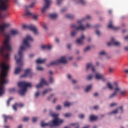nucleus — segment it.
Masks as SVG:
<instances>
[{"label":"nucleus","instance_id":"nucleus-48","mask_svg":"<svg viewBox=\"0 0 128 128\" xmlns=\"http://www.w3.org/2000/svg\"><path fill=\"white\" fill-rule=\"evenodd\" d=\"M50 82H52V80H54V79L52 78V77H50Z\"/></svg>","mask_w":128,"mask_h":128},{"label":"nucleus","instance_id":"nucleus-58","mask_svg":"<svg viewBox=\"0 0 128 128\" xmlns=\"http://www.w3.org/2000/svg\"><path fill=\"white\" fill-rule=\"evenodd\" d=\"M18 128H22V125L19 126Z\"/></svg>","mask_w":128,"mask_h":128},{"label":"nucleus","instance_id":"nucleus-28","mask_svg":"<svg viewBox=\"0 0 128 128\" xmlns=\"http://www.w3.org/2000/svg\"><path fill=\"white\" fill-rule=\"evenodd\" d=\"M77 2L81 4H86V1L84 0H79Z\"/></svg>","mask_w":128,"mask_h":128},{"label":"nucleus","instance_id":"nucleus-37","mask_svg":"<svg viewBox=\"0 0 128 128\" xmlns=\"http://www.w3.org/2000/svg\"><path fill=\"white\" fill-rule=\"evenodd\" d=\"M42 27L44 28V30H48V28L46 27V25L44 24H42Z\"/></svg>","mask_w":128,"mask_h":128},{"label":"nucleus","instance_id":"nucleus-50","mask_svg":"<svg viewBox=\"0 0 128 128\" xmlns=\"http://www.w3.org/2000/svg\"><path fill=\"white\" fill-rule=\"evenodd\" d=\"M72 82L73 84H76V82H78V80H72Z\"/></svg>","mask_w":128,"mask_h":128},{"label":"nucleus","instance_id":"nucleus-49","mask_svg":"<svg viewBox=\"0 0 128 128\" xmlns=\"http://www.w3.org/2000/svg\"><path fill=\"white\" fill-rule=\"evenodd\" d=\"M62 0H57V4H60L61 2L62 1Z\"/></svg>","mask_w":128,"mask_h":128},{"label":"nucleus","instance_id":"nucleus-27","mask_svg":"<svg viewBox=\"0 0 128 128\" xmlns=\"http://www.w3.org/2000/svg\"><path fill=\"white\" fill-rule=\"evenodd\" d=\"M70 126H74V128H78L80 126V125L78 124H74L72 123L70 124Z\"/></svg>","mask_w":128,"mask_h":128},{"label":"nucleus","instance_id":"nucleus-25","mask_svg":"<svg viewBox=\"0 0 128 128\" xmlns=\"http://www.w3.org/2000/svg\"><path fill=\"white\" fill-rule=\"evenodd\" d=\"M50 90H52L51 89H48V90H45L43 91L42 94V96H46Z\"/></svg>","mask_w":128,"mask_h":128},{"label":"nucleus","instance_id":"nucleus-14","mask_svg":"<svg viewBox=\"0 0 128 128\" xmlns=\"http://www.w3.org/2000/svg\"><path fill=\"white\" fill-rule=\"evenodd\" d=\"M122 112V106H120V108L114 110L113 112H110L111 114H118V112Z\"/></svg>","mask_w":128,"mask_h":128},{"label":"nucleus","instance_id":"nucleus-18","mask_svg":"<svg viewBox=\"0 0 128 128\" xmlns=\"http://www.w3.org/2000/svg\"><path fill=\"white\" fill-rule=\"evenodd\" d=\"M42 50H50L52 48V45L46 44V45H42L41 46Z\"/></svg>","mask_w":128,"mask_h":128},{"label":"nucleus","instance_id":"nucleus-57","mask_svg":"<svg viewBox=\"0 0 128 128\" xmlns=\"http://www.w3.org/2000/svg\"><path fill=\"white\" fill-rule=\"evenodd\" d=\"M49 73L50 74H54V72H52V71H50Z\"/></svg>","mask_w":128,"mask_h":128},{"label":"nucleus","instance_id":"nucleus-56","mask_svg":"<svg viewBox=\"0 0 128 128\" xmlns=\"http://www.w3.org/2000/svg\"><path fill=\"white\" fill-rule=\"evenodd\" d=\"M94 96H98V93H95V94H94Z\"/></svg>","mask_w":128,"mask_h":128},{"label":"nucleus","instance_id":"nucleus-52","mask_svg":"<svg viewBox=\"0 0 128 128\" xmlns=\"http://www.w3.org/2000/svg\"><path fill=\"white\" fill-rule=\"evenodd\" d=\"M125 40H128V36L124 37Z\"/></svg>","mask_w":128,"mask_h":128},{"label":"nucleus","instance_id":"nucleus-3","mask_svg":"<svg viewBox=\"0 0 128 128\" xmlns=\"http://www.w3.org/2000/svg\"><path fill=\"white\" fill-rule=\"evenodd\" d=\"M90 16L88 15L86 16V18H83L82 20H79L78 21V24L79 25L78 26L74 25V24H72V28H74L75 30L72 31L71 32V36H74L76 34V30H84L86 28H90V24H86V26H84L82 24V22L84 20H90Z\"/></svg>","mask_w":128,"mask_h":128},{"label":"nucleus","instance_id":"nucleus-9","mask_svg":"<svg viewBox=\"0 0 128 128\" xmlns=\"http://www.w3.org/2000/svg\"><path fill=\"white\" fill-rule=\"evenodd\" d=\"M45 4L44 5V8H42V14H44V12H46L50 8V2H52V0H44Z\"/></svg>","mask_w":128,"mask_h":128},{"label":"nucleus","instance_id":"nucleus-45","mask_svg":"<svg viewBox=\"0 0 128 128\" xmlns=\"http://www.w3.org/2000/svg\"><path fill=\"white\" fill-rule=\"evenodd\" d=\"M116 106V103H112L110 105V106H111L112 108V106Z\"/></svg>","mask_w":128,"mask_h":128},{"label":"nucleus","instance_id":"nucleus-30","mask_svg":"<svg viewBox=\"0 0 128 128\" xmlns=\"http://www.w3.org/2000/svg\"><path fill=\"white\" fill-rule=\"evenodd\" d=\"M71 104H70L68 102H65L64 104V106H70Z\"/></svg>","mask_w":128,"mask_h":128},{"label":"nucleus","instance_id":"nucleus-34","mask_svg":"<svg viewBox=\"0 0 128 128\" xmlns=\"http://www.w3.org/2000/svg\"><path fill=\"white\" fill-rule=\"evenodd\" d=\"M30 118L28 117H24L23 118V122H28Z\"/></svg>","mask_w":128,"mask_h":128},{"label":"nucleus","instance_id":"nucleus-8","mask_svg":"<svg viewBox=\"0 0 128 128\" xmlns=\"http://www.w3.org/2000/svg\"><path fill=\"white\" fill-rule=\"evenodd\" d=\"M22 28L26 30V28H28V30H30L34 34H38V28H36V26L34 25H26L24 24L22 26Z\"/></svg>","mask_w":128,"mask_h":128},{"label":"nucleus","instance_id":"nucleus-17","mask_svg":"<svg viewBox=\"0 0 128 128\" xmlns=\"http://www.w3.org/2000/svg\"><path fill=\"white\" fill-rule=\"evenodd\" d=\"M84 36L82 35L81 38L77 40V44H84Z\"/></svg>","mask_w":128,"mask_h":128},{"label":"nucleus","instance_id":"nucleus-16","mask_svg":"<svg viewBox=\"0 0 128 128\" xmlns=\"http://www.w3.org/2000/svg\"><path fill=\"white\" fill-rule=\"evenodd\" d=\"M107 86L110 90H114H114H116V86H115L114 82V84H112L110 82H108L107 83Z\"/></svg>","mask_w":128,"mask_h":128},{"label":"nucleus","instance_id":"nucleus-59","mask_svg":"<svg viewBox=\"0 0 128 128\" xmlns=\"http://www.w3.org/2000/svg\"><path fill=\"white\" fill-rule=\"evenodd\" d=\"M56 98H54V101H53V102H56Z\"/></svg>","mask_w":128,"mask_h":128},{"label":"nucleus","instance_id":"nucleus-20","mask_svg":"<svg viewBox=\"0 0 128 128\" xmlns=\"http://www.w3.org/2000/svg\"><path fill=\"white\" fill-rule=\"evenodd\" d=\"M46 59L38 58L36 60V64H44V62H46Z\"/></svg>","mask_w":128,"mask_h":128},{"label":"nucleus","instance_id":"nucleus-55","mask_svg":"<svg viewBox=\"0 0 128 128\" xmlns=\"http://www.w3.org/2000/svg\"><path fill=\"white\" fill-rule=\"evenodd\" d=\"M71 45L70 44H68V48H71Z\"/></svg>","mask_w":128,"mask_h":128},{"label":"nucleus","instance_id":"nucleus-41","mask_svg":"<svg viewBox=\"0 0 128 128\" xmlns=\"http://www.w3.org/2000/svg\"><path fill=\"white\" fill-rule=\"evenodd\" d=\"M96 32L97 36H100V30H96Z\"/></svg>","mask_w":128,"mask_h":128},{"label":"nucleus","instance_id":"nucleus-12","mask_svg":"<svg viewBox=\"0 0 128 128\" xmlns=\"http://www.w3.org/2000/svg\"><path fill=\"white\" fill-rule=\"evenodd\" d=\"M26 16H32V18L34 20H36L38 18V15L34 14L32 12H30V11H26Z\"/></svg>","mask_w":128,"mask_h":128},{"label":"nucleus","instance_id":"nucleus-4","mask_svg":"<svg viewBox=\"0 0 128 128\" xmlns=\"http://www.w3.org/2000/svg\"><path fill=\"white\" fill-rule=\"evenodd\" d=\"M32 83L26 82H18V86L20 88L19 94L21 96H24L28 88H32Z\"/></svg>","mask_w":128,"mask_h":128},{"label":"nucleus","instance_id":"nucleus-60","mask_svg":"<svg viewBox=\"0 0 128 128\" xmlns=\"http://www.w3.org/2000/svg\"><path fill=\"white\" fill-rule=\"evenodd\" d=\"M64 128H70V127L68 126H65Z\"/></svg>","mask_w":128,"mask_h":128},{"label":"nucleus","instance_id":"nucleus-43","mask_svg":"<svg viewBox=\"0 0 128 128\" xmlns=\"http://www.w3.org/2000/svg\"><path fill=\"white\" fill-rule=\"evenodd\" d=\"M88 80H92V75H90L88 76Z\"/></svg>","mask_w":128,"mask_h":128},{"label":"nucleus","instance_id":"nucleus-46","mask_svg":"<svg viewBox=\"0 0 128 128\" xmlns=\"http://www.w3.org/2000/svg\"><path fill=\"white\" fill-rule=\"evenodd\" d=\"M124 50H125V52H128V46L124 47Z\"/></svg>","mask_w":128,"mask_h":128},{"label":"nucleus","instance_id":"nucleus-36","mask_svg":"<svg viewBox=\"0 0 128 128\" xmlns=\"http://www.w3.org/2000/svg\"><path fill=\"white\" fill-rule=\"evenodd\" d=\"M90 50V47L88 46L87 48H85V49L84 50V52H88Z\"/></svg>","mask_w":128,"mask_h":128},{"label":"nucleus","instance_id":"nucleus-21","mask_svg":"<svg viewBox=\"0 0 128 128\" xmlns=\"http://www.w3.org/2000/svg\"><path fill=\"white\" fill-rule=\"evenodd\" d=\"M3 116L4 118V122H6V120H12V116H6V115H4Z\"/></svg>","mask_w":128,"mask_h":128},{"label":"nucleus","instance_id":"nucleus-29","mask_svg":"<svg viewBox=\"0 0 128 128\" xmlns=\"http://www.w3.org/2000/svg\"><path fill=\"white\" fill-rule=\"evenodd\" d=\"M66 16L68 18H74V16L72 14H68Z\"/></svg>","mask_w":128,"mask_h":128},{"label":"nucleus","instance_id":"nucleus-54","mask_svg":"<svg viewBox=\"0 0 128 128\" xmlns=\"http://www.w3.org/2000/svg\"><path fill=\"white\" fill-rule=\"evenodd\" d=\"M124 72H126V74H128V69H126L124 70Z\"/></svg>","mask_w":128,"mask_h":128},{"label":"nucleus","instance_id":"nucleus-19","mask_svg":"<svg viewBox=\"0 0 128 128\" xmlns=\"http://www.w3.org/2000/svg\"><path fill=\"white\" fill-rule=\"evenodd\" d=\"M18 106H20V108H22V106H24V104L22 103L20 104H16L14 105L13 106V108L14 110H16V108H18Z\"/></svg>","mask_w":128,"mask_h":128},{"label":"nucleus","instance_id":"nucleus-51","mask_svg":"<svg viewBox=\"0 0 128 128\" xmlns=\"http://www.w3.org/2000/svg\"><path fill=\"white\" fill-rule=\"evenodd\" d=\"M94 110H98V106H96L94 107Z\"/></svg>","mask_w":128,"mask_h":128},{"label":"nucleus","instance_id":"nucleus-39","mask_svg":"<svg viewBox=\"0 0 128 128\" xmlns=\"http://www.w3.org/2000/svg\"><path fill=\"white\" fill-rule=\"evenodd\" d=\"M37 70H44V68H42L41 66H38Z\"/></svg>","mask_w":128,"mask_h":128},{"label":"nucleus","instance_id":"nucleus-11","mask_svg":"<svg viewBox=\"0 0 128 128\" xmlns=\"http://www.w3.org/2000/svg\"><path fill=\"white\" fill-rule=\"evenodd\" d=\"M107 44L108 46H120V42L118 41H116V40H114V38H112L111 42H108Z\"/></svg>","mask_w":128,"mask_h":128},{"label":"nucleus","instance_id":"nucleus-33","mask_svg":"<svg viewBox=\"0 0 128 128\" xmlns=\"http://www.w3.org/2000/svg\"><path fill=\"white\" fill-rule=\"evenodd\" d=\"M64 116H66V118H70V116H72V114L67 113L64 114Z\"/></svg>","mask_w":128,"mask_h":128},{"label":"nucleus","instance_id":"nucleus-63","mask_svg":"<svg viewBox=\"0 0 128 128\" xmlns=\"http://www.w3.org/2000/svg\"><path fill=\"white\" fill-rule=\"evenodd\" d=\"M88 42H90V38H89V39L88 40Z\"/></svg>","mask_w":128,"mask_h":128},{"label":"nucleus","instance_id":"nucleus-10","mask_svg":"<svg viewBox=\"0 0 128 128\" xmlns=\"http://www.w3.org/2000/svg\"><path fill=\"white\" fill-rule=\"evenodd\" d=\"M44 86H48V82H46L44 78H42L40 83L36 86V88H40Z\"/></svg>","mask_w":128,"mask_h":128},{"label":"nucleus","instance_id":"nucleus-61","mask_svg":"<svg viewBox=\"0 0 128 128\" xmlns=\"http://www.w3.org/2000/svg\"><path fill=\"white\" fill-rule=\"evenodd\" d=\"M4 128H8V126H5Z\"/></svg>","mask_w":128,"mask_h":128},{"label":"nucleus","instance_id":"nucleus-26","mask_svg":"<svg viewBox=\"0 0 128 128\" xmlns=\"http://www.w3.org/2000/svg\"><path fill=\"white\" fill-rule=\"evenodd\" d=\"M92 85H89L88 86L85 90L86 92H90V90L92 89Z\"/></svg>","mask_w":128,"mask_h":128},{"label":"nucleus","instance_id":"nucleus-1","mask_svg":"<svg viewBox=\"0 0 128 128\" xmlns=\"http://www.w3.org/2000/svg\"><path fill=\"white\" fill-rule=\"evenodd\" d=\"M30 42H34V38H32L30 35H27L23 40V44L20 46L18 52V54L15 56L16 62L18 66H19L16 68L15 69V74H20V72H22V58H24L22 52H24V50H26L27 48H30Z\"/></svg>","mask_w":128,"mask_h":128},{"label":"nucleus","instance_id":"nucleus-42","mask_svg":"<svg viewBox=\"0 0 128 128\" xmlns=\"http://www.w3.org/2000/svg\"><path fill=\"white\" fill-rule=\"evenodd\" d=\"M12 100V98H10L7 102V106H10V100Z\"/></svg>","mask_w":128,"mask_h":128},{"label":"nucleus","instance_id":"nucleus-64","mask_svg":"<svg viewBox=\"0 0 128 128\" xmlns=\"http://www.w3.org/2000/svg\"><path fill=\"white\" fill-rule=\"evenodd\" d=\"M52 96H54V94H52V95L50 96V98H52Z\"/></svg>","mask_w":128,"mask_h":128},{"label":"nucleus","instance_id":"nucleus-6","mask_svg":"<svg viewBox=\"0 0 128 128\" xmlns=\"http://www.w3.org/2000/svg\"><path fill=\"white\" fill-rule=\"evenodd\" d=\"M86 68L87 70L91 68L93 74H95V78L96 80H102V78H104V75L98 74L96 71V68H94V66L92 64V63H88L87 64Z\"/></svg>","mask_w":128,"mask_h":128},{"label":"nucleus","instance_id":"nucleus-15","mask_svg":"<svg viewBox=\"0 0 128 128\" xmlns=\"http://www.w3.org/2000/svg\"><path fill=\"white\" fill-rule=\"evenodd\" d=\"M108 28H112V30H116L120 28L118 27H116L112 24V22H110L108 25Z\"/></svg>","mask_w":128,"mask_h":128},{"label":"nucleus","instance_id":"nucleus-13","mask_svg":"<svg viewBox=\"0 0 128 128\" xmlns=\"http://www.w3.org/2000/svg\"><path fill=\"white\" fill-rule=\"evenodd\" d=\"M32 69H27L25 70L24 74L22 76L23 78H26V76H32Z\"/></svg>","mask_w":128,"mask_h":128},{"label":"nucleus","instance_id":"nucleus-24","mask_svg":"<svg viewBox=\"0 0 128 128\" xmlns=\"http://www.w3.org/2000/svg\"><path fill=\"white\" fill-rule=\"evenodd\" d=\"M50 16L51 18H58V14H50Z\"/></svg>","mask_w":128,"mask_h":128},{"label":"nucleus","instance_id":"nucleus-31","mask_svg":"<svg viewBox=\"0 0 128 128\" xmlns=\"http://www.w3.org/2000/svg\"><path fill=\"white\" fill-rule=\"evenodd\" d=\"M40 92L38 91H37L35 94V97L38 98V96H40Z\"/></svg>","mask_w":128,"mask_h":128},{"label":"nucleus","instance_id":"nucleus-38","mask_svg":"<svg viewBox=\"0 0 128 128\" xmlns=\"http://www.w3.org/2000/svg\"><path fill=\"white\" fill-rule=\"evenodd\" d=\"M32 122H36V120H38V118L36 117H33L32 118Z\"/></svg>","mask_w":128,"mask_h":128},{"label":"nucleus","instance_id":"nucleus-47","mask_svg":"<svg viewBox=\"0 0 128 128\" xmlns=\"http://www.w3.org/2000/svg\"><path fill=\"white\" fill-rule=\"evenodd\" d=\"M68 78H69L70 80L72 79V75L68 74L67 75Z\"/></svg>","mask_w":128,"mask_h":128},{"label":"nucleus","instance_id":"nucleus-62","mask_svg":"<svg viewBox=\"0 0 128 128\" xmlns=\"http://www.w3.org/2000/svg\"><path fill=\"white\" fill-rule=\"evenodd\" d=\"M108 12H109V14H110V13L112 12V11L109 10V11H108Z\"/></svg>","mask_w":128,"mask_h":128},{"label":"nucleus","instance_id":"nucleus-2","mask_svg":"<svg viewBox=\"0 0 128 128\" xmlns=\"http://www.w3.org/2000/svg\"><path fill=\"white\" fill-rule=\"evenodd\" d=\"M50 116H52L54 120L49 123H45L44 121H42L41 126L44 128V126H58L64 122V120L58 118V114L54 113H50Z\"/></svg>","mask_w":128,"mask_h":128},{"label":"nucleus","instance_id":"nucleus-35","mask_svg":"<svg viewBox=\"0 0 128 128\" xmlns=\"http://www.w3.org/2000/svg\"><path fill=\"white\" fill-rule=\"evenodd\" d=\"M108 70H109V72L110 73L113 72L114 70V68H110Z\"/></svg>","mask_w":128,"mask_h":128},{"label":"nucleus","instance_id":"nucleus-22","mask_svg":"<svg viewBox=\"0 0 128 128\" xmlns=\"http://www.w3.org/2000/svg\"><path fill=\"white\" fill-rule=\"evenodd\" d=\"M90 120L92 122H93L94 120H98V116H90Z\"/></svg>","mask_w":128,"mask_h":128},{"label":"nucleus","instance_id":"nucleus-53","mask_svg":"<svg viewBox=\"0 0 128 128\" xmlns=\"http://www.w3.org/2000/svg\"><path fill=\"white\" fill-rule=\"evenodd\" d=\"M56 42H59L60 40H58V38H56Z\"/></svg>","mask_w":128,"mask_h":128},{"label":"nucleus","instance_id":"nucleus-40","mask_svg":"<svg viewBox=\"0 0 128 128\" xmlns=\"http://www.w3.org/2000/svg\"><path fill=\"white\" fill-rule=\"evenodd\" d=\"M80 118H84V115L83 114H80L78 116Z\"/></svg>","mask_w":128,"mask_h":128},{"label":"nucleus","instance_id":"nucleus-23","mask_svg":"<svg viewBox=\"0 0 128 128\" xmlns=\"http://www.w3.org/2000/svg\"><path fill=\"white\" fill-rule=\"evenodd\" d=\"M34 2L32 3L29 6H26V10H28V8H34Z\"/></svg>","mask_w":128,"mask_h":128},{"label":"nucleus","instance_id":"nucleus-7","mask_svg":"<svg viewBox=\"0 0 128 128\" xmlns=\"http://www.w3.org/2000/svg\"><path fill=\"white\" fill-rule=\"evenodd\" d=\"M68 60L66 58V56H62L58 60L51 62L49 64L47 65V66H56V64H66Z\"/></svg>","mask_w":128,"mask_h":128},{"label":"nucleus","instance_id":"nucleus-44","mask_svg":"<svg viewBox=\"0 0 128 128\" xmlns=\"http://www.w3.org/2000/svg\"><path fill=\"white\" fill-rule=\"evenodd\" d=\"M56 109L58 110H61L62 109V106H58L56 108Z\"/></svg>","mask_w":128,"mask_h":128},{"label":"nucleus","instance_id":"nucleus-32","mask_svg":"<svg viewBox=\"0 0 128 128\" xmlns=\"http://www.w3.org/2000/svg\"><path fill=\"white\" fill-rule=\"evenodd\" d=\"M106 53L104 51H102L100 53V56H106Z\"/></svg>","mask_w":128,"mask_h":128},{"label":"nucleus","instance_id":"nucleus-5","mask_svg":"<svg viewBox=\"0 0 128 128\" xmlns=\"http://www.w3.org/2000/svg\"><path fill=\"white\" fill-rule=\"evenodd\" d=\"M114 84L116 86V88H115L114 92L110 95V98H114V96H118V94H120L121 96H124V94H126V90H122L120 88L118 87V82H114Z\"/></svg>","mask_w":128,"mask_h":128}]
</instances>
